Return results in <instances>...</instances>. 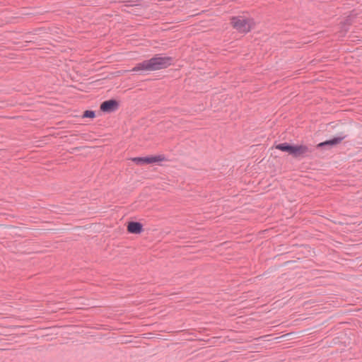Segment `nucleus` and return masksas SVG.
<instances>
[{
	"instance_id": "obj_1",
	"label": "nucleus",
	"mask_w": 362,
	"mask_h": 362,
	"mask_svg": "<svg viewBox=\"0 0 362 362\" xmlns=\"http://www.w3.org/2000/svg\"><path fill=\"white\" fill-rule=\"evenodd\" d=\"M173 58L171 57H163L157 54L148 60L137 64L131 71H153L163 69H166L172 64Z\"/></svg>"
},
{
	"instance_id": "obj_2",
	"label": "nucleus",
	"mask_w": 362,
	"mask_h": 362,
	"mask_svg": "<svg viewBox=\"0 0 362 362\" xmlns=\"http://www.w3.org/2000/svg\"><path fill=\"white\" fill-rule=\"evenodd\" d=\"M231 24L238 32L247 33L251 30L252 25L254 23L252 20L250 18L233 17L231 18Z\"/></svg>"
},
{
	"instance_id": "obj_3",
	"label": "nucleus",
	"mask_w": 362,
	"mask_h": 362,
	"mask_svg": "<svg viewBox=\"0 0 362 362\" xmlns=\"http://www.w3.org/2000/svg\"><path fill=\"white\" fill-rule=\"evenodd\" d=\"M132 160L137 165L151 164L159 161L165 160L164 155L151 156L146 157H135Z\"/></svg>"
},
{
	"instance_id": "obj_4",
	"label": "nucleus",
	"mask_w": 362,
	"mask_h": 362,
	"mask_svg": "<svg viewBox=\"0 0 362 362\" xmlns=\"http://www.w3.org/2000/svg\"><path fill=\"white\" fill-rule=\"evenodd\" d=\"M311 152V149L305 145H293L291 155L297 158L308 156Z\"/></svg>"
},
{
	"instance_id": "obj_5",
	"label": "nucleus",
	"mask_w": 362,
	"mask_h": 362,
	"mask_svg": "<svg viewBox=\"0 0 362 362\" xmlns=\"http://www.w3.org/2000/svg\"><path fill=\"white\" fill-rule=\"evenodd\" d=\"M119 107V102L115 99L105 100L100 104V109L103 112H113L118 110Z\"/></svg>"
},
{
	"instance_id": "obj_6",
	"label": "nucleus",
	"mask_w": 362,
	"mask_h": 362,
	"mask_svg": "<svg viewBox=\"0 0 362 362\" xmlns=\"http://www.w3.org/2000/svg\"><path fill=\"white\" fill-rule=\"evenodd\" d=\"M127 231L132 234H139L143 231V225L137 221H130L127 224Z\"/></svg>"
},
{
	"instance_id": "obj_7",
	"label": "nucleus",
	"mask_w": 362,
	"mask_h": 362,
	"mask_svg": "<svg viewBox=\"0 0 362 362\" xmlns=\"http://www.w3.org/2000/svg\"><path fill=\"white\" fill-rule=\"evenodd\" d=\"M345 138V136H339V137H334L332 139L327 140L324 142H321L317 145L318 147H322L325 146H334L341 142V141Z\"/></svg>"
},
{
	"instance_id": "obj_8",
	"label": "nucleus",
	"mask_w": 362,
	"mask_h": 362,
	"mask_svg": "<svg viewBox=\"0 0 362 362\" xmlns=\"http://www.w3.org/2000/svg\"><path fill=\"white\" fill-rule=\"evenodd\" d=\"M293 145L288 144V143H281L276 145L275 148L278 150H280L284 152H287L289 154L291 153Z\"/></svg>"
},
{
	"instance_id": "obj_9",
	"label": "nucleus",
	"mask_w": 362,
	"mask_h": 362,
	"mask_svg": "<svg viewBox=\"0 0 362 362\" xmlns=\"http://www.w3.org/2000/svg\"><path fill=\"white\" fill-rule=\"evenodd\" d=\"M83 118H94L95 117V112L93 110H86L83 112Z\"/></svg>"
},
{
	"instance_id": "obj_10",
	"label": "nucleus",
	"mask_w": 362,
	"mask_h": 362,
	"mask_svg": "<svg viewBox=\"0 0 362 362\" xmlns=\"http://www.w3.org/2000/svg\"><path fill=\"white\" fill-rule=\"evenodd\" d=\"M351 23H352V21H351V18L349 17L343 23V27L345 25H351Z\"/></svg>"
},
{
	"instance_id": "obj_11",
	"label": "nucleus",
	"mask_w": 362,
	"mask_h": 362,
	"mask_svg": "<svg viewBox=\"0 0 362 362\" xmlns=\"http://www.w3.org/2000/svg\"><path fill=\"white\" fill-rule=\"evenodd\" d=\"M5 228H16V226H12V225H6Z\"/></svg>"
},
{
	"instance_id": "obj_12",
	"label": "nucleus",
	"mask_w": 362,
	"mask_h": 362,
	"mask_svg": "<svg viewBox=\"0 0 362 362\" xmlns=\"http://www.w3.org/2000/svg\"><path fill=\"white\" fill-rule=\"evenodd\" d=\"M293 334H294V333L293 332H291V333H288V334H286L285 335H283L282 337H288V336H291V335H293Z\"/></svg>"
}]
</instances>
